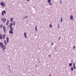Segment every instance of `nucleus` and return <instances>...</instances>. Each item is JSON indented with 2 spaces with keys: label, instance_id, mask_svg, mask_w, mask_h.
Returning a JSON list of instances; mask_svg holds the SVG:
<instances>
[{
  "label": "nucleus",
  "instance_id": "nucleus-27",
  "mask_svg": "<svg viewBox=\"0 0 76 76\" xmlns=\"http://www.w3.org/2000/svg\"><path fill=\"white\" fill-rule=\"evenodd\" d=\"M60 39H61V37H59L58 40H60Z\"/></svg>",
  "mask_w": 76,
  "mask_h": 76
},
{
  "label": "nucleus",
  "instance_id": "nucleus-7",
  "mask_svg": "<svg viewBox=\"0 0 76 76\" xmlns=\"http://www.w3.org/2000/svg\"><path fill=\"white\" fill-rule=\"evenodd\" d=\"M70 19L71 20H73V19H74L73 18V15H70Z\"/></svg>",
  "mask_w": 76,
  "mask_h": 76
},
{
  "label": "nucleus",
  "instance_id": "nucleus-18",
  "mask_svg": "<svg viewBox=\"0 0 76 76\" xmlns=\"http://www.w3.org/2000/svg\"><path fill=\"white\" fill-rule=\"evenodd\" d=\"M13 18H11L10 19V21H11L12 22L13 21Z\"/></svg>",
  "mask_w": 76,
  "mask_h": 76
},
{
  "label": "nucleus",
  "instance_id": "nucleus-9",
  "mask_svg": "<svg viewBox=\"0 0 76 76\" xmlns=\"http://www.w3.org/2000/svg\"><path fill=\"white\" fill-rule=\"evenodd\" d=\"M3 45H3V43L2 42H0V47H1V48H2V46H3Z\"/></svg>",
  "mask_w": 76,
  "mask_h": 76
},
{
  "label": "nucleus",
  "instance_id": "nucleus-8",
  "mask_svg": "<svg viewBox=\"0 0 76 76\" xmlns=\"http://www.w3.org/2000/svg\"><path fill=\"white\" fill-rule=\"evenodd\" d=\"M3 29L4 31V33H6V27H5V26H3Z\"/></svg>",
  "mask_w": 76,
  "mask_h": 76
},
{
  "label": "nucleus",
  "instance_id": "nucleus-17",
  "mask_svg": "<svg viewBox=\"0 0 76 76\" xmlns=\"http://www.w3.org/2000/svg\"><path fill=\"white\" fill-rule=\"evenodd\" d=\"M71 70L72 71H73V70H74L73 67H71Z\"/></svg>",
  "mask_w": 76,
  "mask_h": 76
},
{
  "label": "nucleus",
  "instance_id": "nucleus-25",
  "mask_svg": "<svg viewBox=\"0 0 76 76\" xmlns=\"http://www.w3.org/2000/svg\"><path fill=\"white\" fill-rule=\"evenodd\" d=\"M73 67H74V69H76V66H73Z\"/></svg>",
  "mask_w": 76,
  "mask_h": 76
},
{
  "label": "nucleus",
  "instance_id": "nucleus-24",
  "mask_svg": "<svg viewBox=\"0 0 76 76\" xmlns=\"http://www.w3.org/2000/svg\"><path fill=\"white\" fill-rule=\"evenodd\" d=\"M48 4H49V5H52V3H49Z\"/></svg>",
  "mask_w": 76,
  "mask_h": 76
},
{
  "label": "nucleus",
  "instance_id": "nucleus-2",
  "mask_svg": "<svg viewBox=\"0 0 76 76\" xmlns=\"http://www.w3.org/2000/svg\"><path fill=\"white\" fill-rule=\"evenodd\" d=\"M13 27H11L10 28V30L9 31V32L10 34H13Z\"/></svg>",
  "mask_w": 76,
  "mask_h": 76
},
{
  "label": "nucleus",
  "instance_id": "nucleus-19",
  "mask_svg": "<svg viewBox=\"0 0 76 76\" xmlns=\"http://www.w3.org/2000/svg\"><path fill=\"white\" fill-rule=\"evenodd\" d=\"M51 0H48V3H51Z\"/></svg>",
  "mask_w": 76,
  "mask_h": 76
},
{
  "label": "nucleus",
  "instance_id": "nucleus-6",
  "mask_svg": "<svg viewBox=\"0 0 76 76\" xmlns=\"http://www.w3.org/2000/svg\"><path fill=\"white\" fill-rule=\"evenodd\" d=\"M2 48H3V50L4 52V51H5V49H6V46H5V45H4L2 46Z\"/></svg>",
  "mask_w": 76,
  "mask_h": 76
},
{
  "label": "nucleus",
  "instance_id": "nucleus-29",
  "mask_svg": "<svg viewBox=\"0 0 76 76\" xmlns=\"http://www.w3.org/2000/svg\"><path fill=\"white\" fill-rule=\"evenodd\" d=\"M60 4H61L62 3V1H60Z\"/></svg>",
  "mask_w": 76,
  "mask_h": 76
},
{
  "label": "nucleus",
  "instance_id": "nucleus-10",
  "mask_svg": "<svg viewBox=\"0 0 76 76\" xmlns=\"http://www.w3.org/2000/svg\"><path fill=\"white\" fill-rule=\"evenodd\" d=\"M9 24V20H7L6 22V25H8Z\"/></svg>",
  "mask_w": 76,
  "mask_h": 76
},
{
  "label": "nucleus",
  "instance_id": "nucleus-36",
  "mask_svg": "<svg viewBox=\"0 0 76 76\" xmlns=\"http://www.w3.org/2000/svg\"><path fill=\"white\" fill-rule=\"evenodd\" d=\"M13 22H14V21H13Z\"/></svg>",
  "mask_w": 76,
  "mask_h": 76
},
{
  "label": "nucleus",
  "instance_id": "nucleus-22",
  "mask_svg": "<svg viewBox=\"0 0 76 76\" xmlns=\"http://www.w3.org/2000/svg\"><path fill=\"white\" fill-rule=\"evenodd\" d=\"M63 22V18L62 17H61V22Z\"/></svg>",
  "mask_w": 76,
  "mask_h": 76
},
{
  "label": "nucleus",
  "instance_id": "nucleus-26",
  "mask_svg": "<svg viewBox=\"0 0 76 76\" xmlns=\"http://www.w3.org/2000/svg\"><path fill=\"white\" fill-rule=\"evenodd\" d=\"M49 26L50 28H52V25H51V24H50L49 25Z\"/></svg>",
  "mask_w": 76,
  "mask_h": 76
},
{
  "label": "nucleus",
  "instance_id": "nucleus-20",
  "mask_svg": "<svg viewBox=\"0 0 76 76\" xmlns=\"http://www.w3.org/2000/svg\"><path fill=\"white\" fill-rule=\"evenodd\" d=\"M69 66L70 67H72V64L71 63H70L69 64Z\"/></svg>",
  "mask_w": 76,
  "mask_h": 76
},
{
  "label": "nucleus",
  "instance_id": "nucleus-33",
  "mask_svg": "<svg viewBox=\"0 0 76 76\" xmlns=\"http://www.w3.org/2000/svg\"><path fill=\"white\" fill-rule=\"evenodd\" d=\"M49 76H51V75H50V74H49Z\"/></svg>",
  "mask_w": 76,
  "mask_h": 76
},
{
  "label": "nucleus",
  "instance_id": "nucleus-1",
  "mask_svg": "<svg viewBox=\"0 0 76 76\" xmlns=\"http://www.w3.org/2000/svg\"><path fill=\"white\" fill-rule=\"evenodd\" d=\"M5 37H6V34H4L3 35L1 33H0V39H4L5 38Z\"/></svg>",
  "mask_w": 76,
  "mask_h": 76
},
{
  "label": "nucleus",
  "instance_id": "nucleus-35",
  "mask_svg": "<svg viewBox=\"0 0 76 76\" xmlns=\"http://www.w3.org/2000/svg\"><path fill=\"white\" fill-rule=\"evenodd\" d=\"M60 28V27L59 26H58V28Z\"/></svg>",
  "mask_w": 76,
  "mask_h": 76
},
{
  "label": "nucleus",
  "instance_id": "nucleus-12",
  "mask_svg": "<svg viewBox=\"0 0 76 76\" xmlns=\"http://www.w3.org/2000/svg\"><path fill=\"white\" fill-rule=\"evenodd\" d=\"M9 37H7V43H9Z\"/></svg>",
  "mask_w": 76,
  "mask_h": 76
},
{
  "label": "nucleus",
  "instance_id": "nucleus-31",
  "mask_svg": "<svg viewBox=\"0 0 76 76\" xmlns=\"http://www.w3.org/2000/svg\"><path fill=\"white\" fill-rule=\"evenodd\" d=\"M51 44H52V45H54V44L53 43H51Z\"/></svg>",
  "mask_w": 76,
  "mask_h": 76
},
{
  "label": "nucleus",
  "instance_id": "nucleus-3",
  "mask_svg": "<svg viewBox=\"0 0 76 76\" xmlns=\"http://www.w3.org/2000/svg\"><path fill=\"white\" fill-rule=\"evenodd\" d=\"M0 4L1 6L3 7H4L6 6V4L4 3L3 2H1L0 3Z\"/></svg>",
  "mask_w": 76,
  "mask_h": 76
},
{
  "label": "nucleus",
  "instance_id": "nucleus-30",
  "mask_svg": "<svg viewBox=\"0 0 76 76\" xmlns=\"http://www.w3.org/2000/svg\"><path fill=\"white\" fill-rule=\"evenodd\" d=\"M75 48H76V46H74L73 47V49H75Z\"/></svg>",
  "mask_w": 76,
  "mask_h": 76
},
{
  "label": "nucleus",
  "instance_id": "nucleus-23",
  "mask_svg": "<svg viewBox=\"0 0 76 76\" xmlns=\"http://www.w3.org/2000/svg\"><path fill=\"white\" fill-rule=\"evenodd\" d=\"M16 24V23L15 22H14V23H13V26H15Z\"/></svg>",
  "mask_w": 76,
  "mask_h": 76
},
{
  "label": "nucleus",
  "instance_id": "nucleus-5",
  "mask_svg": "<svg viewBox=\"0 0 76 76\" xmlns=\"http://www.w3.org/2000/svg\"><path fill=\"white\" fill-rule=\"evenodd\" d=\"M4 14H6V11H5V10H4L2 11L1 15L2 16H4Z\"/></svg>",
  "mask_w": 76,
  "mask_h": 76
},
{
  "label": "nucleus",
  "instance_id": "nucleus-34",
  "mask_svg": "<svg viewBox=\"0 0 76 76\" xmlns=\"http://www.w3.org/2000/svg\"><path fill=\"white\" fill-rule=\"evenodd\" d=\"M28 1H29V0H27Z\"/></svg>",
  "mask_w": 76,
  "mask_h": 76
},
{
  "label": "nucleus",
  "instance_id": "nucleus-13",
  "mask_svg": "<svg viewBox=\"0 0 76 76\" xmlns=\"http://www.w3.org/2000/svg\"><path fill=\"white\" fill-rule=\"evenodd\" d=\"M24 37L25 38H27V36H26V32L24 33Z\"/></svg>",
  "mask_w": 76,
  "mask_h": 76
},
{
  "label": "nucleus",
  "instance_id": "nucleus-15",
  "mask_svg": "<svg viewBox=\"0 0 76 76\" xmlns=\"http://www.w3.org/2000/svg\"><path fill=\"white\" fill-rule=\"evenodd\" d=\"M35 30L36 31H37V25H36L35 26Z\"/></svg>",
  "mask_w": 76,
  "mask_h": 76
},
{
  "label": "nucleus",
  "instance_id": "nucleus-4",
  "mask_svg": "<svg viewBox=\"0 0 76 76\" xmlns=\"http://www.w3.org/2000/svg\"><path fill=\"white\" fill-rule=\"evenodd\" d=\"M2 21L4 23H5L6 22V19L5 18H2L1 19Z\"/></svg>",
  "mask_w": 76,
  "mask_h": 76
},
{
  "label": "nucleus",
  "instance_id": "nucleus-21",
  "mask_svg": "<svg viewBox=\"0 0 76 76\" xmlns=\"http://www.w3.org/2000/svg\"><path fill=\"white\" fill-rule=\"evenodd\" d=\"M28 18V17L27 16H26L25 17L23 18V19H24L25 18Z\"/></svg>",
  "mask_w": 76,
  "mask_h": 76
},
{
  "label": "nucleus",
  "instance_id": "nucleus-28",
  "mask_svg": "<svg viewBox=\"0 0 76 76\" xmlns=\"http://www.w3.org/2000/svg\"><path fill=\"white\" fill-rule=\"evenodd\" d=\"M73 66H75V62H74L73 63Z\"/></svg>",
  "mask_w": 76,
  "mask_h": 76
},
{
  "label": "nucleus",
  "instance_id": "nucleus-14",
  "mask_svg": "<svg viewBox=\"0 0 76 76\" xmlns=\"http://www.w3.org/2000/svg\"><path fill=\"white\" fill-rule=\"evenodd\" d=\"M4 43L5 45H7V42H6V40H4Z\"/></svg>",
  "mask_w": 76,
  "mask_h": 76
},
{
  "label": "nucleus",
  "instance_id": "nucleus-16",
  "mask_svg": "<svg viewBox=\"0 0 76 76\" xmlns=\"http://www.w3.org/2000/svg\"><path fill=\"white\" fill-rule=\"evenodd\" d=\"M0 28H3V24H1L0 25Z\"/></svg>",
  "mask_w": 76,
  "mask_h": 76
},
{
  "label": "nucleus",
  "instance_id": "nucleus-11",
  "mask_svg": "<svg viewBox=\"0 0 76 76\" xmlns=\"http://www.w3.org/2000/svg\"><path fill=\"white\" fill-rule=\"evenodd\" d=\"M13 25V24L12 23L10 24V25H9V27L10 28H13V27L12 26Z\"/></svg>",
  "mask_w": 76,
  "mask_h": 76
},
{
  "label": "nucleus",
  "instance_id": "nucleus-32",
  "mask_svg": "<svg viewBox=\"0 0 76 76\" xmlns=\"http://www.w3.org/2000/svg\"><path fill=\"white\" fill-rule=\"evenodd\" d=\"M50 55H48V57H50Z\"/></svg>",
  "mask_w": 76,
  "mask_h": 76
}]
</instances>
